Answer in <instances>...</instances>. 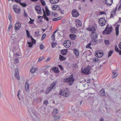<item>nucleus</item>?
Returning a JSON list of instances; mask_svg holds the SVG:
<instances>
[{
	"label": "nucleus",
	"mask_w": 121,
	"mask_h": 121,
	"mask_svg": "<svg viewBox=\"0 0 121 121\" xmlns=\"http://www.w3.org/2000/svg\"><path fill=\"white\" fill-rule=\"evenodd\" d=\"M91 67L89 66L84 69L83 70H82V72L87 74H88L90 73V71L91 70Z\"/></svg>",
	"instance_id": "5"
},
{
	"label": "nucleus",
	"mask_w": 121,
	"mask_h": 121,
	"mask_svg": "<svg viewBox=\"0 0 121 121\" xmlns=\"http://www.w3.org/2000/svg\"><path fill=\"white\" fill-rule=\"evenodd\" d=\"M46 14L47 15V16H48L50 15V12L49 11H46Z\"/></svg>",
	"instance_id": "60"
},
{
	"label": "nucleus",
	"mask_w": 121,
	"mask_h": 121,
	"mask_svg": "<svg viewBox=\"0 0 121 121\" xmlns=\"http://www.w3.org/2000/svg\"><path fill=\"white\" fill-rule=\"evenodd\" d=\"M113 52V51L111 50L108 53V57H109V56H110L111 55Z\"/></svg>",
	"instance_id": "46"
},
{
	"label": "nucleus",
	"mask_w": 121,
	"mask_h": 121,
	"mask_svg": "<svg viewBox=\"0 0 121 121\" xmlns=\"http://www.w3.org/2000/svg\"><path fill=\"white\" fill-rule=\"evenodd\" d=\"M11 17V16L10 15H9L8 16V18L11 22L12 20Z\"/></svg>",
	"instance_id": "55"
},
{
	"label": "nucleus",
	"mask_w": 121,
	"mask_h": 121,
	"mask_svg": "<svg viewBox=\"0 0 121 121\" xmlns=\"http://www.w3.org/2000/svg\"><path fill=\"white\" fill-rule=\"evenodd\" d=\"M53 116L55 121H58L59 120L60 118V116H57L55 115H53Z\"/></svg>",
	"instance_id": "30"
},
{
	"label": "nucleus",
	"mask_w": 121,
	"mask_h": 121,
	"mask_svg": "<svg viewBox=\"0 0 121 121\" xmlns=\"http://www.w3.org/2000/svg\"><path fill=\"white\" fill-rule=\"evenodd\" d=\"M21 27V24L19 22H18L15 25L14 29L15 30H18L20 29Z\"/></svg>",
	"instance_id": "13"
},
{
	"label": "nucleus",
	"mask_w": 121,
	"mask_h": 121,
	"mask_svg": "<svg viewBox=\"0 0 121 121\" xmlns=\"http://www.w3.org/2000/svg\"><path fill=\"white\" fill-rule=\"evenodd\" d=\"M118 26H117L115 28V30H116V35L117 36L118 35L119 33V26L117 25Z\"/></svg>",
	"instance_id": "29"
},
{
	"label": "nucleus",
	"mask_w": 121,
	"mask_h": 121,
	"mask_svg": "<svg viewBox=\"0 0 121 121\" xmlns=\"http://www.w3.org/2000/svg\"><path fill=\"white\" fill-rule=\"evenodd\" d=\"M70 38L72 40H75L76 38V35L74 34H70L69 35Z\"/></svg>",
	"instance_id": "25"
},
{
	"label": "nucleus",
	"mask_w": 121,
	"mask_h": 121,
	"mask_svg": "<svg viewBox=\"0 0 121 121\" xmlns=\"http://www.w3.org/2000/svg\"><path fill=\"white\" fill-rule=\"evenodd\" d=\"M48 103V101L46 100H44V101L43 104H46V105H47Z\"/></svg>",
	"instance_id": "52"
},
{
	"label": "nucleus",
	"mask_w": 121,
	"mask_h": 121,
	"mask_svg": "<svg viewBox=\"0 0 121 121\" xmlns=\"http://www.w3.org/2000/svg\"><path fill=\"white\" fill-rule=\"evenodd\" d=\"M72 14L73 17H77L79 15V13L77 10L75 9L73 10L72 12Z\"/></svg>",
	"instance_id": "10"
},
{
	"label": "nucleus",
	"mask_w": 121,
	"mask_h": 121,
	"mask_svg": "<svg viewBox=\"0 0 121 121\" xmlns=\"http://www.w3.org/2000/svg\"><path fill=\"white\" fill-rule=\"evenodd\" d=\"M34 19L32 20H30V21L29 22V23L30 24H33L34 22Z\"/></svg>",
	"instance_id": "53"
},
{
	"label": "nucleus",
	"mask_w": 121,
	"mask_h": 121,
	"mask_svg": "<svg viewBox=\"0 0 121 121\" xmlns=\"http://www.w3.org/2000/svg\"><path fill=\"white\" fill-rule=\"evenodd\" d=\"M92 42L93 43L95 44H96L98 43V41L96 39H93L92 40Z\"/></svg>",
	"instance_id": "38"
},
{
	"label": "nucleus",
	"mask_w": 121,
	"mask_h": 121,
	"mask_svg": "<svg viewBox=\"0 0 121 121\" xmlns=\"http://www.w3.org/2000/svg\"><path fill=\"white\" fill-rule=\"evenodd\" d=\"M99 23L100 26H103L106 24V21L104 18L102 17L99 19Z\"/></svg>",
	"instance_id": "4"
},
{
	"label": "nucleus",
	"mask_w": 121,
	"mask_h": 121,
	"mask_svg": "<svg viewBox=\"0 0 121 121\" xmlns=\"http://www.w3.org/2000/svg\"><path fill=\"white\" fill-rule=\"evenodd\" d=\"M91 36L92 39H96L97 38L98 35L95 32H93L91 33Z\"/></svg>",
	"instance_id": "14"
},
{
	"label": "nucleus",
	"mask_w": 121,
	"mask_h": 121,
	"mask_svg": "<svg viewBox=\"0 0 121 121\" xmlns=\"http://www.w3.org/2000/svg\"><path fill=\"white\" fill-rule=\"evenodd\" d=\"M87 30L93 32L95 30L96 28L95 27H94L92 25L90 26L87 28Z\"/></svg>",
	"instance_id": "12"
},
{
	"label": "nucleus",
	"mask_w": 121,
	"mask_h": 121,
	"mask_svg": "<svg viewBox=\"0 0 121 121\" xmlns=\"http://www.w3.org/2000/svg\"><path fill=\"white\" fill-rule=\"evenodd\" d=\"M71 32V33L74 34L76 32V30L75 27H72L70 29Z\"/></svg>",
	"instance_id": "27"
},
{
	"label": "nucleus",
	"mask_w": 121,
	"mask_h": 121,
	"mask_svg": "<svg viewBox=\"0 0 121 121\" xmlns=\"http://www.w3.org/2000/svg\"><path fill=\"white\" fill-rule=\"evenodd\" d=\"M26 33L27 35V36L28 37L30 38V34L29 31L28 30H26Z\"/></svg>",
	"instance_id": "40"
},
{
	"label": "nucleus",
	"mask_w": 121,
	"mask_h": 121,
	"mask_svg": "<svg viewBox=\"0 0 121 121\" xmlns=\"http://www.w3.org/2000/svg\"><path fill=\"white\" fill-rule=\"evenodd\" d=\"M73 74H71L69 78H67L64 79L63 80V82H68L69 84L71 86L73 83L74 79L73 78Z\"/></svg>",
	"instance_id": "1"
},
{
	"label": "nucleus",
	"mask_w": 121,
	"mask_h": 121,
	"mask_svg": "<svg viewBox=\"0 0 121 121\" xmlns=\"http://www.w3.org/2000/svg\"><path fill=\"white\" fill-rule=\"evenodd\" d=\"M43 17H44V19L46 20L47 21H49V18L47 17L46 14H43Z\"/></svg>",
	"instance_id": "39"
},
{
	"label": "nucleus",
	"mask_w": 121,
	"mask_h": 121,
	"mask_svg": "<svg viewBox=\"0 0 121 121\" xmlns=\"http://www.w3.org/2000/svg\"><path fill=\"white\" fill-rule=\"evenodd\" d=\"M35 9L38 13L40 14L42 13L41 8L40 6L36 5Z\"/></svg>",
	"instance_id": "11"
},
{
	"label": "nucleus",
	"mask_w": 121,
	"mask_h": 121,
	"mask_svg": "<svg viewBox=\"0 0 121 121\" xmlns=\"http://www.w3.org/2000/svg\"><path fill=\"white\" fill-rule=\"evenodd\" d=\"M56 45V43H52V47L53 48H54V47H55Z\"/></svg>",
	"instance_id": "50"
},
{
	"label": "nucleus",
	"mask_w": 121,
	"mask_h": 121,
	"mask_svg": "<svg viewBox=\"0 0 121 121\" xmlns=\"http://www.w3.org/2000/svg\"><path fill=\"white\" fill-rule=\"evenodd\" d=\"M119 48L121 49V42L119 43Z\"/></svg>",
	"instance_id": "64"
},
{
	"label": "nucleus",
	"mask_w": 121,
	"mask_h": 121,
	"mask_svg": "<svg viewBox=\"0 0 121 121\" xmlns=\"http://www.w3.org/2000/svg\"><path fill=\"white\" fill-rule=\"evenodd\" d=\"M100 93L101 95L103 96H105V95L104 90V89H102L100 91Z\"/></svg>",
	"instance_id": "23"
},
{
	"label": "nucleus",
	"mask_w": 121,
	"mask_h": 121,
	"mask_svg": "<svg viewBox=\"0 0 121 121\" xmlns=\"http://www.w3.org/2000/svg\"><path fill=\"white\" fill-rule=\"evenodd\" d=\"M27 14L26 13V11H25V10H24V16L25 17H27Z\"/></svg>",
	"instance_id": "58"
},
{
	"label": "nucleus",
	"mask_w": 121,
	"mask_h": 121,
	"mask_svg": "<svg viewBox=\"0 0 121 121\" xmlns=\"http://www.w3.org/2000/svg\"><path fill=\"white\" fill-rule=\"evenodd\" d=\"M44 57L43 56L41 57H40L38 59V62H39L41 60L43 59H44Z\"/></svg>",
	"instance_id": "47"
},
{
	"label": "nucleus",
	"mask_w": 121,
	"mask_h": 121,
	"mask_svg": "<svg viewBox=\"0 0 121 121\" xmlns=\"http://www.w3.org/2000/svg\"><path fill=\"white\" fill-rule=\"evenodd\" d=\"M106 4L108 6L111 5L113 2V0H105Z\"/></svg>",
	"instance_id": "19"
},
{
	"label": "nucleus",
	"mask_w": 121,
	"mask_h": 121,
	"mask_svg": "<svg viewBox=\"0 0 121 121\" xmlns=\"http://www.w3.org/2000/svg\"><path fill=\"white\" fill-rule=\"evenodd\" d=\"M59 59L60 61H62L65 60L66 59V58L62 55H60L59 57Z\"/></svg>",
	"instance_id": "33"
},
{
	"label": "nucleus",
	"mask_w": 121,
	"mask_h": 121,
	"mask_svg": "<svg viewBox=\"0 0 121 121\" xmlns=\"http://www.w3.org/2000/svg\"><path fill=\"white\" fill-rule=\"evenodd\" d=\"M109 41L108 40H105L104 42L105 43L107 44H108V43H109Z\"/></svg>",
	"instance_id": "62"
},
{
	"label": "nucleus",
	"mask_w": 121,
	"mask_h": 121,
	"mask_svg": "<svg viewBox=\"0 0 121 121\" xmlns=\"http://www.w3.org/2000/svg\"><path fill=\"white\" fill-rule=\"evenodd\" d=\"M59 67L61 69V70H63V67L61 65H59Z\"/></svg>",
	"instance_id": "59"
},
{
	"label": "nucleus",
	"mask_w": 121,
	"mask_h": 121,
	"mask_svg": "<svg viewBox=\"0 0 121 121\" xmlns=\"http://www.w3.org/2000/svg\"><path fill=\"white\" fill-rule=\"evenodd\" d=\"M51 69L55 73H58L60 72L59 69L57 67H55L52 68Z\"/></svg>",
	"instance_id": "15"
},
{
	"label": "nucleus",
	"mask_w": 121,
	"mask_h": 121,
	"mask_svg": "<svg viewBox=\"0 0 121 121\" xmlns=\"http://www.w3.org/2000/svg\"><path fill=\"white\" fill-rule=\"evenodd\" d=\"M30 115L33 119H35L37 118V116L36 115L34 114L33 112H30Z\"/></svg>",
	"instance_id": "21"
},
{
	"label": "nucleus",
	"mask_w": 121,
	"mask_h": 121,
	"mask_svg": "<svg viewBox=\"0 0 121 121\" xmlns=\"http://www.w3.org/2000/svg\"><path fill=\"white\" fill-rule=\"evenodd\" d=\"M46 36V34H43V35H42V38H41V40H43L44 38H45Z\"/></svg>",
	"instance_id": "49"
},
{
	"label": "nucleus",
	"mask_w": 121,
	"mask_h": 121,
	"mask_svg": "<svg viewBox=\"0 0 121 121\" xmlns=\"http://www.w3.org/2000/svg\"><path fill=\"white\" fill-rule=\"evenodd\" d=\"M17 7V5H14L13 7V9L16 13L19 14L20 12V8L18 9Z\"/></svg>",
	"instance_id": "7"
},
{
	"label": "nucleus",
	"mask_w": 121,
	"mask_h": 121,
	"mask_svg": "<svg viewBox=\"0 0 121 121\" xmlns=\"http://www.w3.org/2000/svg\"><path fill=\"white\" fill-rule=\"evenodd\" d=\"M14 76L18 80L20 79L19 72L17 69L15 70V71Z\"/></svg>",
	"instance_id": "17"
},
{
	"label": "nucleus",
	"mask_w": 121,
	"mask_h": 121,
	"mask_svg": "<svg viewBox=\"0 0 121 121\" xmlns=\"http://www.w3.org/2000/svg\"><path fill=\"white\" fill-rule=\"evenodd\" d=\"M103 55V52H98L95 54V56L97 57H102Z\"/></svg>",
	"instance_id": "18"
},
{
	"label": "nucleus",
	"mask_w": 121,
	"mask_h": 121,
	"mask_svg": "<svg viewBox=\"0 0 121 121\" xmlns=\"http://www.w3.org/2000/svg\"><path fill=\"white\" fill-rule=\"evenodd\" d=\"M49 67L48 66H43L42 68V70H44L46 69Z\"/></svg>",
	"instance_id": "43"
},
{
	"label": "nucleus",
	"mask_w": 121,
	"mask_h": 121,
	"mask_svg": "<svg viewBox=\"0 0 121 121\" xmlns=\"http://www.w3.org/2000/svg\"><path fill=\"white\" fill-rule=\"evenodd\" d=\"M19 54L16 53L13 55V58L14 59V62L15 63H18L19 62L18 58L19 57Z\"/></svg>",
	"instance_id": "8"
},
{
	"label": "nucleus",
	"mask_w": 121,
	"mask_h": 121,
	"mask_svg": "<svg viewBox=\"0 0 121 121\" xmlns=\"http://www.w3.org/2000/svg\"><path fill=\"white\" fill-rule=\"evenodd\" d=\"M59 94L63 96L64 97H68L69 95V92L66 90H61L59 92Z\"/></svg>",
	"instance_id": "3"
},
{
	"label": "nucleus",
	"mask_w": 121,
	"mask_h": 121,
	"mask_svg": "<svg viewBox=\"0 0 121 121\" xmlns=\"http://www.w3.org/2000/svg\"><path fill=\"white\" fill-rule=\"evenodd\" d=\"M67 49H63L60 51L61 53L63 55H66L67 53Z\"/></svg>",
	"instance_id": "20"
},
{
	"label": "nucleus",
	"mask_w": 121,
	"mask_h": 121,
	"mask_svg": "<svg viewBox=\"0 0 121 121\" xmlns=\"http://www.w3.org/2000/svg\"><path fill=\"white\" fill-rule=\"evenodd\" d=\"M12 26V25L11 24H9V26L8 27V29L9 30H9L11 28Z\"/></svg>",
	"instance_id": "56"
},
{
	"label": "nucleus",
	"mask_w": 121,
	"mask_h": 121,
	"mask_svg": "<svg viewBox=\"0 0 121 121\" xmlns=\"http://www.w3.org/2000/svg\"><path fill=\"white\" fill-rule=\"evenodd\" d=\"M100 13L101 15L105 14V13L104 12L101 11L100 12Z\"/></svg>",
	"instance_id": "63"
},
{
	"label": "nucleus",
	"mask_w": 121,
	"mask_h": 121,
	"mask_svg": "<svg viewBox=\"0 0 121 121\" xmlns=\"http://www.w3.org/2000/svg\"><path fill=\"white\" fill-rule=\"evenodd\" d=\"M118 75L117 73L114 74L112 76L113 78H114L116 77Z\"/></svg>",
	"instance_id": "54"
},
{
	"label": "nucleus",
	"mask_w": 121,
	"mask_h": 121,
	"mask_svg": "<svg viewBox=\"0 0 121 121\" xmlns=\"http://www.w3.org/2000/svg\"><path fill=\"white\" fill-rule=\"evenodd\" d=\"M64 45L66 48H69L71 45L70 42L69 41H65L63 43Z\"/></svg>",
	"instance_id": "9"
},
{
	"label": "nucleus",
	"mask_w": 121,
	"mask_h": 121,
	"mask_svg": "<svg viewBox=\"0 0 121 121\" xmlns=\"http://www.w3.org/2000/svg\"><path fill=\"white\" fill-rule=\"evenodd\" d=\"M15 1L17 3H19L20 4L21 2V0H15Z\"/></svg>",
	"instance_id": "61"
},
{
	"label": "nucleus",
	"mask_w": 121,
	"mask_h": 121,
	"mask_svg": "<svg viewBox=\"0 0 121 121\" xmlns=\"http://www.w3.org/2000/svg\"><path fill=\"white\" fill-rule=\"evenodd\" d=\"M58 110L56 109H55L53 111V115H56V114H58Z\"/></svg>",
	"instance_id": "31"
},
{
	"label": "nucleus",
	"mask_w": 121,
	"mask_h": 121,
	"mask_svg": "<svg viewBox=\"0 0 121 121\" xmlns=\"http://www.w3.org/2000/svg\"><path fill=\"white\" fill-rule=\"evenodd\" d=\"M32 42L33 43H32L30 42H27V43L29 45L28 46V47L30 48H31L32 47L33 45V43H34L33 41H32Z\"/></svg>",
	"instance_id": "36"
},
{
	"label": "nucleus",
	"mask_w": 121,
	"mask_h": 121,
	"mask_svg": "<svg viewBox=\"0 0 121 121\" xmlns=\"http://www.w3.org/2000/svg\"><path fill=\"white\" fill-rule=\"evenodd\" d=\"M37 69L36 68H32L30 70V71L32 73H34L37 70Z\"/></svg>",
	"instance_id": "32"
},
{
	"label": "nucleus",
	"mask_w": 121,
	"mask_h": 121,
	"mask_svg": "<svg viewBox=\"0 0 121 121\" xmlns=\"http://www.w3.org/2000/svg\"><path fill=\"white\" fill-rule=\"evenodd\" d=\"M116 15V13L115 11H113L111 13V16L110 17H112Z\"/></svg>",
	"instance_id": "35"
},
{
	"label": "nucleus",
	"mask_w": 121,
	"mask_h": 121,
	"mask_svg": "<svg viewBox=\"0 0 121 121\" xmlns=\"http://www.w3.org/2000/svg\"><path fill=\"white\" fill-rule=\"evenodd\" d=\"M57 81H56L54 82L51 85L50 87L48 88L47 90L46 93L47 94V91H48V92L50 91L55 86L56 84L57 83Z\"/></svg>",
	"instance_id": "6"
},
{
	"label": "nucleus",
	"mask_w": 121,
	"mask_h": 121,
	"mask_svg": "<svg viewBox=\"0 0 121 121\" xmlns=\"http://www.w3.org/2000/svg\"><path fill=\"white\" fill-rule=\"evenodd\" d=\"M115 51L117 52H119V51H120V50L116 46H115Z\"/></svg>",
	"instance_id": "45"
},
{
	"label": "nucleus",
	"mask_w": 121,
	"mask_h": 121,
	"mask_svg": "<svg viewBox=\"0 0 121 121\" xmlns=\"http://www.w3.org/2000/svg\"><path fill=\"white\" fill-rule=\"evenodd\" d=\"M112 29V26H111L108 25L105 30L103 31V34L104 35L109 34L111 32Z\"/></svg>",
	"instance_id": "2"
},
{
	"label": "nucleus",
	"mask_w": 121,
	"mask_h": 121,
	"mask_svg": "<svg viewBox=\"0 0 121 121\" xmlns=\"http://www.w3.org/2000/svg\"><path fill=\"white\" fill-rule=\"evenodd\" d=\"M59 10L60 13H61V14H64L63 12L64 10H62L61 9H60H60Z\"/></svg>",
	"instance_id": "57"
},
{
	"label": "nucleus",
	"mask_w": 121,
	"mask_h": 121,
	"mask_svg": "<svg viewBox=\"0 0 121 121\" xmlns=\"http://www.w3.org/2000/svg\"><path fill=\"white\" fill-rule=\"evenodd\" d=\"M74 52L75 55L77 56L79 55V52L78 50L77 49H75L74 50Z\"/></svg>",
	"instance_id": "34"
},
{
	"label": "nucleus",
	"mask_w": 121,
	"mask_h": 121,
	"mask_svg": "<svg viewBox=\"0 0 121 121\" xmlns=\"http://www.w3.org/2000/svg\"><path fill=\"white\" fill-rule=\"evenodd\" d=\"M20 5H21V6H22L23 7H26L27 6L26 4L25 3H22L21 2L20 3Z\"/></svg>",
	"instance_id": "41"
},
{
	"label": "nucleus",
	"mask_w": 121,
	"mask_h": 121,
	"mask_svg": "<svg viewBox=\"0 0 121 121\" xmlns=\"http://www.w3.org/2000/svg\"><path fill=\"white\" fill-rule=\"evenodd\" d=\"M59 0H50V3L52 4H54L58 3Z\"/></svg>",
	"instance_id": "28"
},
{
	"label": "nucleus",
	"mask_w": 121,
	"mask_h": 121,
	"mask_svg": "<svg viewBox=\"0 0 121 121\" xmlns=\"http://www.w3.org/2000/svg\"><path fill=\"white\" fill-rule=\"evenodd\" d=\"M91 44V43H89L87 44L86 46V48H91L90 47V45Z\"/></svg>",
	"instance_id": "51"
},
{
	"label": "nucleus",
	"mask_w": 121,
	"mask_h": 121,
	"mask_svg": "<svg viewBox=\"0 0 121 121\" xmlns=\"http://www.w3.org/2000/svg\"><path fill=\"white\" fill-rule=\"evenodd\" d=\"M39 48L40 50H42L44 48V45L43 44H41L40 45Z\"/></svg>",
	"instance_id": "44"
},
{
	"label": "nucleus",
	"mask_w": 121,
	"mask_h": 121,
	"mask_svg": "<svg viewBox=\"0 0 121 121\" xmlns=\"http://www.w3.org/2000/svg\"><path fill=\"white\" fill-rule=\"evenodd\" d=\"M39 110L41 111H42L44 112H45V114H46V108L44 106H41L39 108Z\"/></svg>",
	"instance_id": "24"
},
{
	"label": "nucleus",
	"mask_w": 121,
	"mask_h": 121,
	"mask_svg": "<svg viewBox=\"0 0 121 121\" xmlns=\"http://www.w3.org/2000/svg\"><path fill=\"white\" fill-rule=\"evenodd\" d=\"M76 26L77 28H79L82 26L81 22L79 20H76Z\"/></svg>",
	"instance_id": "16"
},
{
	"label": "nucleus",
	"mask_w": 121,
	"mask_h": 121,
	"mask_svg": "<svg viewBox=\"0 0 121 121\" xmlns=\"http://www.w3.org/2000/svg\"><path fill=\"white\" fill-rule=\"evenodd\" d=\"M60 19L59 17H57V18H54L52 19V21H56L58 20H59Z\"/></svg>",
	"instance_id": "48"
},
{
	"label": "nucleus",
	"mask_w": 121,
	"mask_h": 121,
	"mask_svg": "<svg viewBox=\"0 0 121 121\" xmlns=\"http://www.w3.org/2000/svg\"><path fill=\"white\" fill-rule=\"evenodd\" d=\"M29 84L27 81L26 82L25 84V89L26 91H28L29 89Z\"/></svg>",
	"instance_id": "26"
},
{
	"label": "nucleus",
	"mask_w": 121,
	"mask_h": 121,
	"mask_svg": "<svg viewBox=\"0 0 121 121\" xmlns=\"http://www.w3.org/2000/svg\"><path fill=\"white\" fill-rule=\"evenodd\" d=\"M40 1L42 5L43 6H44L45 5V1L43 0H40Z\"/></svg>",
	"instance_id": "42"
},
{
	"label": "nucleus",
	"mask_w": 121,
	"mask_h": 121,
	"mask_svg": "<svg viewBox=\"0 0 121 121\" xmlns=\"http://www.w3.org/2000/svg\"><path fill=\"white\" fill-rule=\"evenodd\" d=\"M93 61L94 63H96V62H98L99 61V59L97 58H94Z\"/></svg>",
	"instance_id": "37"
},
{
	"label": "nucleus",
	"mask_w": 121,
	"mask_h": 121,
	"mask_svg": "<svg viewBox=\"0 0 121 121\" xmlns=\"http://www.w3.org/2000/svg\"><path fill=\"white\" fill-rule=\"evenodd\" d=\"M60 8L59 6L56 5H54L52 7V9L54 10H59Z\"/></svg>",
	"instance_id": "22"
}]
</instances>
